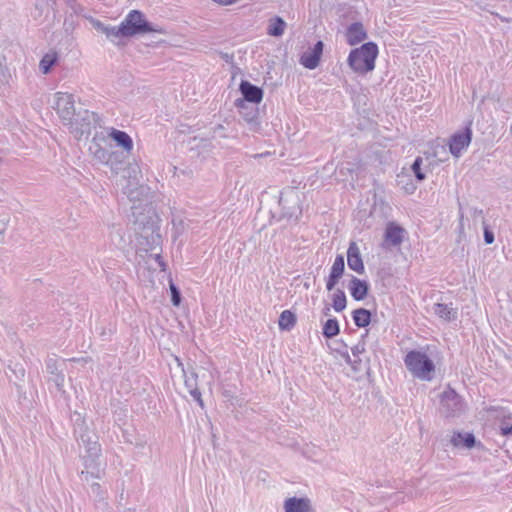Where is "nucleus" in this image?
Returning <instances> with one entry per match:
<instances>
[{
	"label": "nucleus",
	"mask_w": 512,
	"mask_h": 512,
	"mask_svg": "<svg viewBox=\"0 0 512 512\" xmlns=\"http://www.w3.org/2000/svg\"><path fill=\"white\" fill-rule=\"evenodd\" d=\"M135 230L139 233V244L146 251H155V260L162 270H165V263L160 255L162 237L158 224V217L155 212L149 208L147 214L139 213L134 221Z\"/></svg>",
	"instance_id": "f257e3e1"
},
{
	"label": "nucleus",
	"mask_w": 512,
	"mask_h": 512,
	"mask_svg": "<svg viewBox=\"0 0 512 512\" xmlns=\"http://www.w3.org/2000/svg\"><path fill=\"white\" fill-rule=\"evenodd\" d=\"M429 348L409 351L404 357V364L413 377L422 381H431L435 374V363L428 353Z\"/></svg>",
	"instance_id": "f03ea898"
},
{
	"label": "nucleus",
	"mask_w": 512,
	"mask_h": 512,
	"mask_svg": "<svg viewBox=\"0 0 512 512\" xmlns=\"http://www.w3.org/2000/svg\"><path fill=\"white\" fill-rule=\"evenodd\" d=\"M120 24L121 32L126 38L146 33L166 34L162 26L149 22L144 13L139 10H131Z\"/></svg>",
	"instance_id": "7ed1b4c3"
},
{
	"label": "nucleus",
	"mask_w": 512,
	"mask_h": 512,
	"mask_svg": "<svg viewBox=\"0 0 512 512\" xmlns=\"http://www.w3.org/2000/svg\"><path fill=\"white\" fill-rule=\"evenodd\" d=\"M379 48L375 42L368 41L359 47L354 46V73L365 75L375 69Z\"/></svg>",
	"instance_id": "20e7f679"
},
{
	"label": "nucleus",
	"mask_w": 512,
	"mask_h": 512,
	"mask_svg": "<svg viewBox=\"0 0 512 512\" xmlns=\"http://www.w3.org/2000/svg\"><path fill=\"white\" fill-rule=\"evenodd\" d=\"M99 116L89 110H81L77 112L74 119L71 120L68 129L77 139H81L84 135H90L93 128L97 126Z\"/></svg>",
	"instance_id": "39448f33"
},
{
	"label": "nucleus",
	"mask_w": 512,
	"mask_h": 512,
	"mask_svg": "<svg viewBox=\"0 0 512 512\" xmlns=\"http://www.w3.org/2000/svg\"><path fill=\"white\" fill-rule=\"evenodd\" d=\"M55 106L59 118L65 126H69L71 120L77 114L75 110L74 95L66 92L55 93Z\"/></svg>",
	"instance_id": "423d86ee"
},
{
	"label": "nucleus",
	"mask_w": 512,
	"mask_h": 512,
	"mask_svg": "<svg viewBox=\"0 0 512 512\" xmlns=\"http://www.w3.org/2000/svg\"><path fill=\"white\" fill-rule=\"evenodd\" d=\"M74 433L80 443L85 447L89 457L99 456L101 449L97 441V436L89 431L83 420L81 423H78V420H76Z\"/></svg>",
	"instance_id": "0eeeda50"
},
{
	"label": "nucleus",
	"mask_w": 512,
	"mask_h": 512,
	"mask_svg": "<svg viewBox=\"0 0 512 512\" xmlns=\"http://www.w3.org/2000/svg\"><path fill=\"white\" fill-rule=\"evenodd\" d=\"M488 417L498 425L503 436L512 434V411L504 406H491L487 409Z\"/></svg>",
	"instance_id": "6e6552de"
},
{
	"label": "nucleus",
	"mask_w": 512,
	"mask_h": 512,
	"mask_svg": "<svg viewBox=\"0 0 512 512\" xmlns=\"http://www.w3.org/2000/svg\"><path fill=\"white\" fill-rule=\"evenodd\" d=\"M299 201L300 199L298 193L293 190L282 194L279 199V206L282 209V216L287 219L297 220L302 214Z\"/></svg>",
	"instance_id": "1a4fd4ad"
},
{
	"label": "nucleus",
	"mask_w": 512,
	"mask_h": 512,
	"mask_svg": "<svg viewBox=\"0 0 512 512\" xmlns=\"http://www.w3.org/2000/svg\"><path fill=\"white\" fill-rule=\"evenodd\" d=\"M407 236V231L398 223L390 221L386 224L383 247L390 249L392 247H399Z\"/></svg>",
	"instance_id": "9d476101"
},
{
	"label": "nucleus",
	"mask_w": 512,
	"mask_h": 512,
	"mask_svg": "<svg viewBox=\"0 0 512 512\" xmlns=\"http://www.w3.org/2000/svg\"><path fill=\"white\" fill-rule=\"evenodd\" d=\"M472 139V130L468 126L463 131L454 133L449 141L450 153L458 158L468 148Z\"/></svg>",
	"instance_id": "9b49d317"
},
{
	"label": "nucleus",
	"mask_w": 512,
	"mask_h": 512,
	"mask_svg": "<svg viewBox=\"0 0 512 512\" xmlns=\"http://www.w3.org/2000/svg\"><path fill=\"white\" fill-rule=\"evenodd\" d=\"M441 410L447 416H453L459 413L462 408V400L461 397L453 390L446 389L441 395Z\"/></svg>",
	"instance_id": "f8f14e48"
},
{
	"label": "nucleus",
	"mask_w": 512,
	"mask_h": 512,
	"mask_svg": "<svg viewBox=\"0 0 512 512\" xmlns=\"http://www.w3.org/2000/svg\"><path fill=\"white\" fill-rule=\"evenodd\" d=\"M81 475H82V480L84 482L90 483V486H91L90 496L93 498V500L95 502L103 503L106 505L107 504L105 502V499L107 497L106 491L102 488V486L99 483L92 481L94 478H97V479L101 478L100 469H97L96 472L89 471V470L82 471Z\"/></svg>",
	"instance_id": "ddd939ff"
},
{
	"label": "nucleus",
	"mask_w": 512,
	"mask_h": 512,
	"mask_svg": "<svg viewBox=\"0 0 512 512\" xmlns=\"http://www.w3.org/2000/svg\"><path fill=\"white\" fill-rule=\"evenodd\" d=\"M235 106L239 109L243 119L250 125V129L257 131L260 128L258 107L249 105L243 100H236Z\"/></svg>",
	"instance_id": "4468645a"
},
{
	"label": "nucleus",
	"mask_w": 512,
	"mask_h": 512,
	"mask_svg": "<svg viewBox=\"0 0 512 512\" xmlns=\"http://www.w3.org/2000/svg\"><path fill=\"white\" fill-rule=\"evenodd\" d=\"M324 44L322 41H317L313 48L305 51L300 57V64L305 68L313 70L320 62L321 55L323 53Z\"/></svg>",
	"instance_id": "2eb2a0df"
},
{
	"label": "nucleus",
	"mask_w": 512,
	"mask_h": 512,
	"mask_svg": "<svg viewBox=\"0 0 512 512\" xmlns=\"http://www.w3.org/2000/svg\"><path fill=\"white\" fill-rule=\"evenodd\" d=\"M239 90L243 96L241 100L245 103L259 104L263 99V90L251 84L249 81L242 80L239 85Z\"/></svg>",
	"instance_id": "dca6fc26"
},
{
	"label": "nucleus",
	"mask_w": 512,
	"mask_h": 512,
	"mask_svg": "<svg viewBox=\"0 0 512 512\" xmlns=\"http://www.w3.org/2000/svg\"><path fill=\"white\" fill-rule=\"evenodd\" d=\"M108 136L116 143V145L122 148L125 152H130L133 149V140L130 135L124 131L116 128H109Z\"/></svg>",
	"instance_id": "f3484780"
},
{
	"label": "nucleus",
	"mask_w": 512,
	"mask_h": 512,
	"mask_svg": "<svg viewBox=\"0 0 512 512\" xmlns=\"http://www.w3.org/2000/svg\"><path fill=\"white\" fill-rule=\"evenodd\" d=\"M46 370L50 374V381H52L55 386L61 390L64 386V374L62 373V370L58 367V360L53 357H49L46 360Z\"/></svg>",
	"instance_id": "a211bd4d"
},
{
	"label": "nucleus",
	"mask_w": 512,
	"mask_h": 512,
	"mask_svg": "<svg viewBox=\"0 0 512 512\" xmlns=\"http://www.w3.org/2000/svg\"><path fill=\"white\" fill-rule=\"evenodd\" d=\"M344 268H345L344 257L341 255H338L335 258V261L331 268L329 278L326 283V288L328 291L333 290V288L337 284L338 280L342 277V275L344 273Z\"/></svg>",
	"instance_id": "6ab92c4d"
},
{
	"label": "nucleus",
	"mask_w": 512,
	"mask_h": 512,
	"mask_svg": "<svg viewBox=\"0 0 512 512\" xmlns=\"http://www.w3.org/2000/svg\"><path fill=\"white\" fill-rule=\"evenodd\" d=\"M336 14L339 19L342 20V24L345 26V39L349 45H352V22H350V16L352 14V7H341L340 5L336 8Z\"/></svg>",
	"instance_id": "aec40b11"
},
{
	"label": "nucleus",
	"mask_w": 512,
	"mask_h": 512,
	"mask_svg": "<svg viewBox=\"0 0 512 512\" xmlns=\"http://www.w3.org/2000/svg\"><path fill=\"white\" fill-rule=\"evenodd\" d=\"M285 512H308L309 500L305 498H288L284 504Z\"/></svg>",
	"instance_id": "412c9836"
},
{
	"label": "nucleus",
	"mask_w": 512,
	"mask_h": 512,
	"mask_svg": "<svg viewBox=\"0 0 512 512\" xmlns=\"http://www.w3.org/2000/svg\"><path fill=\"white\" fill-rule=\"evenodd\" d=\"M433 312L446 321L454 320L457 317V311L452 307V304L436 303L433 305Z\"/></svg>",
	"instance_id": "4be33fe9"
},
{
	"label": "nucleus",
	"mask_w": 512,
	"mask_h": 512,
	"mask_svg": "<svg viewBox=\"0 0 512 512\" xmlns=\"http://www.w3.org/2000/svg\"><path fill=\"white\" fill-rule=\"evenodd\" d=\"M454 447H465L471 449L475 445V437L472 433L455 432L451 438Z\"/></svg>",
	"instance_id": "5701e85b"
},
{
	"label": "nucleus",
	"mask_w": 512,
	"mask_h": 512,
	"mask_svg": "<svg viewBox=\"0 0 512 512\" xmlns=\"http://www.w3.org/2000/svg\"><path fill=\"white\" fill-rule=\"evenodd\" d=\"M94 27L106 35L110 41H114L117 38H125L124 33L121 32V24L119 26H106L100 21L94 24Z\"/></svg>",
	"instance_id": "b1692460"
},
{
	"label": "nucleus",
	"mask_w": 512,
	"mask_h": 512,
	"mask_svg": "<svg viewBox=\"0 0 512 512\" xmlns=\"http://www.w3.org/2000/svg\"><path fill=\"white\" fill-rule=\"evenodd\" d=\"M329 347L332 350V352L336 353L347 364L351 363V359H350V355H349V346L342 339L332 340L329 343Z\"/></svg>",
	"instance_id": "393cba45"
},
{
	"label": "nucleus",
	"mask_w": 512,
	"mask_h": 512,
	"mask_svg": "<svg viewBox=\"0 0 512 512\" xmlns=\"http://www.w3.org/2000/svg\"><path fill=\"white\" fill-rule=\"evenodd\" d=\"M286 28V22L279 16H275L269 20L267 27V34L273 37H280L283 35Z\"/></svg>",
	"instance_id": "a878e982"
},
{
	"label": "nucleus",
	"mask_w": 512,
	"mask_h": 512,
	"mask_svg": "<svg viewBox=\"0 0 512 512\" xmlns=\"http://www.w3.org/2000/svg\"><path fill=\"white\" fill-rule=\"evenodd\" d=\"M296 324V316L290 310H284L279 317L278 325L281 330L290 331Z\"/></svg>",
	"instance_id": "bb28decb"
},
{
	"label": "nucleus",
	"mask_w": 512,
	"mask_h": 512,
	"mask_svg": "<svg viewBox=\"0 0 512 512\" xmlns=\"http://www.w3.org/2000/svg\"><path fill=\"white\" fill-rule=\"evenodd\" d=\"M369 290V284L365 280H360L354 277L353 282V297L354 300L360 301L363 300Z\"/></svg>",
	"instance_id": "cd10ccee"
},
{
	"label": "nucleus",
	"mask_w": 512,
	"mask_h": 512,
	"mask_svg": "<svg viewBox=\"0 0 512 512\" xmlns=\"http://www.w3.org/2000/svg\"><path fill=\"white\" fill-rule=\"evenodd\" d=\"M371 321V313L367 309H354V324L358 327H366Z\"/></svg>",
	"instance_id": "c85d7f7f"
},
{
	"label": "nucleus",
	"mask_w": 512,
	"mask_h": 512,
	"mask_svg": "<svg viewBox=\"0 0 512 512\" xmlns=\"http://www.w3.org/2000/svg\"><path fill=\"white\" fill-rule=\"evenodd\" d=\"M58 55L56 52H50L45 54L40 63L39 68L43 74H48L52 68V66L57 62Z\"/></svg>",
	"instance_id": "c756f323"
},
{
	"label": "nucleus",
	"mask_w": 512,
	"mask_h": 512,
	"mask_svg": "<svg viewBox=\"0 0 512 512\" xmlns=\"http://www.w3.org/2000/svg\"><path fill=\"white\" fill-rule=\"evenodd\" d=\"M347 304L345 293L337 289L332 294V306L335 311L340 312L345 309Z\"/></svg>",
	"instance_id": "7c9ffc66"
},
{
	"label": "nucleus",
	"mask_w": 512,
	"mask_h": 512,
	"mask_svg": "<svg viewBox=\"0 0 512 512\" xmlns=\"http://www.w3.org/2000/svg\"><path fill=\"white\" fill-rule=\"evenodd\" d=\"M323 335L326 338H333L339 333V324L336 319H328L323 326Z\"/></svg>",
	"instance_id": "2f4dec72"
},
{
	"label": "nucleus",
	"mask_w": 512,
	"mask_h": 512,
	"mask_svg": "<svg viewBox=\"0 0 512 512\" xmlns=\"http://www.w3.org/2000/svg\"><path fill=\"white\" fill-rule=\"evenodd\" d=\"M145 187L137 186V184L132 185L129 184L124 188V193L128 196L131 201H136L140 199V196L143 194Z\"/></svg>",
	"instance_id": "473e14b6"
},
{
	"label": "nucleus",
	"mask_w": 512,
	"mask_h": 512,
	"mask_svg": "<svg viewBox=\"0 0 512 512\" xmlns=\"http://www.w3.org/2000/svg\"><path fill=\"white\" fill-rule=\"evenodd\" d=\"M367 39V32L362 23L354 22V46Z\"/></svg>",
	"instance_id": "72a5a7b5"
},
{
	"label": "nucleus",
	"mask_w": 512,
	"mask_h": 512,
	"mask_svg": "<svg viewBox=\"0 0 512 512\" xmlns=\"http://www.w3.org/2000/svg\"><path fill=\"white\" fill-rule=\"evenodd\" d=\"M90 150L94 154V157L96 159H98L100 162H103V163L108 162L110 155L106 149H104V148L100 147L98 144H96L94 147L91 146Z\"/></svg>",
	"instance_id": "f704fd0d"
},
{
	"label": "nucleus",
	"mask_w": 512,
	"mask_h": 512,
	"mask_svg": "<svg viewBox=\"0 0 512 512\" xmlns=\"http://www.w3.org/2000/svg\"><path fill=\"white\" fill-rule=\"evenodd\" d=\"M183 373H184V378H185L184 383H185V386L188 389V391L197 389L198 388L197 374L194 371H191L189 374H187V372L184 369H183Z\"/></svg>",
	"instance_id": "c9c22d12"
},
{
	"label": "nucleus",
	"mask_w": 512,
	"mask_h": 512,
	"mask_svg": "<svg viewBox=\"0 0 512 512\" xmlns=\"http://www.w3.org/2000/svg\"><path fill=\"white\" fill-rule=\"evenodd\" d=\"M422 164L423 159L421 157H417L411 166V169L418 181H423L426 178L425 174L422 172L421 169Z\"/></svg>",
	"instance_id": "e433bc0d"
},
{
	"label": "nucleus",
	"mask_w": 512,
	"mask_h": 512,
	"mask_svg": "<svg viewBox=\"0 0 512 512\" xmlns=\"http://www.w3.org/2000/svg\"><path fill=\"white\" fill-rule=\"evenodd\" d=\"M354 272H357L359 274H362L364 271V264L362 262V258L360 257V254L357 250V248L354 246V266H353Z\"/></svg>",
	"instance_id": "4c0bfd02"
},
{
	"label": "nucleus",
	"mask_w": 512,
	"mask_h": 512,
	"mask_svg": "<svg viewBox=\"0 0 512 512\" xmlns=\"http://www.w3.org/2000/svg\"><path fill=\"white\" fill-rule=\"evenodd\" d=\"M170 290H171V302L174 306H179L181 302V294L179 289L173 284L170 283Z\"/></svg>",
	"instance_id": "58836bf2"
},
{
	"label": "nucleus",
	"mask_w": 512,
	"mask_h": 512,
	"mask_svg": "<svg viewBox=\"0 0 512 512\" xmlns=\"http://www.w3.org/2000/svg\"><path fill=\"white\" fill-rule=\"evenodd\" d=\"M189 393L193 397V399L199 404V406L201 408H204V402L202 400L200 390L198 388L197 389H193V390L189 391Z\"/></svg>",
	"instance_id": "ea45409f"
},
{
	"label": "nucleus",
	"mask_w": 512,
	"mask_h": 512,
	"mask_svg": "<svg viewBox=\"0 0 512 512\" xmlns=\"http://www.w3.org/2000/svg\"><path fill=\"white\" fill-rule=\"evenodd\" d=\"M484 241L486 244H492L494 242V234L487 227L484 228Z\"/></svg>",
	"instance_id": "a19ab883"
},
{
	"label": "nucleus",
	"mask_w": 512,
	"mask_h": 512,
	"mask_svg": "<svg viewBox=\"0 0 512 512\" xmlns=\"http://www.w3.org/2000/svg\"><path fill=\"white\" fill-rule=\"evenodd\" d=\"M346 258H347L348 268L352 269V262H353V259H352V241L349 243V246L347 248Z\"/></svg>",
	"instance_id": "79ce46f5"
},
{
	"label": "nucleus",
	"mask_w": 512,
	"mask_h": 512,
	"mask_svg": "<svg viewBox=\"0 0 512 512\" xmlns=\"http://www.w3.org/2000/svg\"><path fill=\"white\" fill-rule=\"evenodd\" d=\"M347 64L349 67L352 68V62H353V59H352V50L349 52L348 56H347V60H346Z\"/></svg>",
	"instance_id": "37998d69"
},
{
	"label": "nucleus",
	"mask_w": 512,
	"mask_h": 512,
	"mask_svg": "<svg viewBox=\"0 0 512 512\" xmlns=\"http://www.w3.org/2000/svg\"><path fill=\"white\" fill-rule=\"evenodd\" d=\"M368 124H369V120L365 118L363 122H360L358 124V126H359L360 129H364V128H366L368 126Z\"/></svg>",
	"instance_id": "c03bdc74"
},
{
	"label": "nucleus",
	"mask_w": 512,
	"mask_h": 512,
	"mask_svg": "<svg viewBox=\"0 0 512 512\" xmlns=\"http://www.w3.org/2000/svg\"><path fill=\"white\" fill-rule=\"evenodd\" d=\"M415 189L416 187L413 184H410V186L406 188V191L409 193H413Z\"/></svg>",
	"instance_id": "a18cd8bd"
},
{
	"label": "nucleus",
	"mask_w": 512,
	"mask_h": 512,
	"mask_svg": "<svg viewBox=\"0 0 512 512\" xmlns=\"http://www.w3.org/2000/svg\"><path fill=\"white\" fill-rule=\"evenodd\" d=\"M19 374H20V376H21V377H24V375H25V370H24V368H23V367H21V368L19 369Z\"/></svg>",
	"instance_id": "49530a36"
},
{
	"label": "nucleus",
	"mask_w": 512,
	"mask_h": 512,
	"mask_svg": "<svg viewBox=\"0 0 512 512\" xmlns=\"http://www.w3.org/2000/svg\"><path fill=\"white\" fill-rule=\"evenodd\" d=\"M397 499L398 500H403V493L402 492H398L397 493Z\"/></svg>",
	"instance_id": "de8ad7c7"
},
{
	"label": "nucleus",
	"mask_w": 512,
	"mask_h": 512,
	"mask_svg": "<svg viewBox=\"0 0 512 512\" xmlns=\"http://www.w3.org/2000/svg\"><path fill=\"white\" fill-rule=\"evenodd\" d=\"M223 129V126L222 125H217L215 128H214V133L217 132V130H221Z\"/></svg>",
	"instance_id": "09e8293b"
},
{
	"label": "nucleus",
	"mask_w": 512,
	"mask_h": 512,
	"mask_svg": "<svg viewBox=\"0 0 512 512\" xmlns=\"http://www.w3.org/2000/svg\"><path fill=\"white\" fill-rule=\"evenodd\" d=\"M347 288H348V289L350 290V292L352 293V280L348 283Z\"/></svg>",
	"instance_id": "8fccbe9b"
},
{
	"label": "nucleus",
	"mask_w": 512,
	"mask_h": 512,
	"mask_svg": "<svg viewBox=\"0 0 512 512\" xmlns=\"http://www.w3.org/2000/svg\"><path fill=\"white\" fill-rule=\"evenodd\" d=\"M85 467L88 469V468H90V467H91V465H90V464H88V463L86 462V463H85Z\"/></svg>",
	"instance_id": "3c124183"
}]
</instances>
